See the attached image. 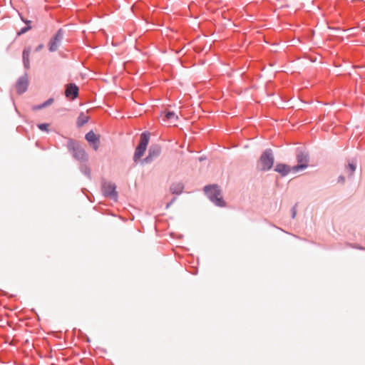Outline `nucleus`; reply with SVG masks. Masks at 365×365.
<instances>
[{"label":"nucleus","instance_id":"obj_18","mask_svg":"<svg viewBox=\"0 0 365 365\" xmlns=\"http://www.w3.org/2000/svg\"><path fill=\"white\" fill-rule=\"evenodd\" d=\"M63 33L61 29H59L54 36V38L58 41V43H61L63 39Z\"/></svg>","mask_w":365,"mask_h":365},{"label":"nucleus","instance_id":"obj_14","mask_svg":"<svg viewBox=\"0 0 365 365\" xmlns=\"http://www.w3.org/2000/svg\"><path fill=\"white\" fill-rule=\"evenodd\" d=\"M88 121V116L84 113H81L77 120L78 126L81 127Z\"/></svg>","mask_w":365,"mask_h":365},{"label":"nucleus","instance_id":"obj_10","mask_svg":"<svg viewBox=\"0 0 365 365\" xmlns=\"http://www.w3.org/2000/svg\"><path fill=\"white\" fill-rule=\"evenodd\" d=\"M28 87V80L26 77H21L16 83V91L19 93L25 92Z\"/></svg>","mask_w":365,"mask_h":365},{"label":"nucleus","instance_id":"obj_3","mask_svg":"<svg viewBox=\"0 0 365 365\" xmlns=\"http://www.w3.org/2000/svg\"><path fill=\"white\" fill-rule=\"evenodd\" d=\"M150 133H143L140 135V143L135 149L133 160L135 162L138 160L145 153L148 144L149 143Z\"/></svg>","mask_w":365,"mask_h":365},{"label":"nucleus","instance_id":"obj_16","mask_svg":"<svg viewBox=\"0 0 365 365\" xmlns=\"http://www.w3.org/2000/svg\"><path fill=\"white\" fill-rule=\"evenodd\" d=\"M170 190L173 193L180 194L183 190V186L180 183L173 185L170 187Z\"/></svg>","mask_w":365,"mask_h":365},{"label":"nucleus","instance_id":"obj_1","mask_svg":"<svg viewBox=\"0 0 365 365\" xmlns=\"http://www.w3.org/2000/svg\"><path fill=\"white\" fill-rule=\"evenodd\" d=\"M274 157L270 149L266 150L257 162V168L261 171L270 170L274 164Z\"/></svg>","mask_w":365,"mask_h":365},{"label":"nucleus","instance_id":"obj_17","mask_svg":"<svg viewBox=\"0 0 365 365\" xmlns=\"http://www.w3.org/2000/svg\"><path fill=\"white\" fill-rule=\"evenodd\" d=\"M356 170V165L354 163H349L346 170L349 176H351Z\"/></svg>","mask_w":365,"mask_h":365},{"label":"nucleus","instance_id":"obj_5","mask_svg":"<svg viewBox=\"0 0 365 365\" xmlns=\"http://www.w3.org/2000/svg\"><path fill=\"white\" fill-rule=\"evenodd\" d=\"M298 164L292 167V171L297 173L308 167L309 157L307 154L300 153L297 156Z\"/></svg>","mask_w":365,"mask_h":365},{"label":"nucleus","instance_id":"obj_7","mask_svg":"<svg viewBox=\"0 0 365 365\" xmlns=\"http://www.w3.org/2000/svg\"><path fill=\"white\" fill-rule=\"evenodd\" d=\"M86 139L95 150L98 149L100 144L99 135H96L93 131L91 130L86 135Z\"/></svg>","mask_w":365,"mask_h":365},{"label":"nucleus","instance_id":"obj_19","mask_svg":"<svg viewBox=\"0 0 365 365\" xmlns=\"http://www.w3.org/2000/svg\"><path fill=\"white\" fill-rule=\"evenodd\" d=\"M48 125L46 123H42L38 125L39 129L43 131H48Z\"/></svg>","mask_w":365,"mask_h":365},{"label":"nucleus","instance_id":"obj_12","mask_svg":"<svg viewBox=\"0 0 365 365\" xmlns=\"http://www.w3.org/2000/svg\"><path fill=\"white\" fill-rule=\"evenodd\" d=\"M30 53H31L30 47L25 48L23 51L24 65L25 68L27 69L29 68V67H30V61H29Z\"/></svg>","mask_w":365,"mask_h":365},{"label":"nucleus","instance_id":"obj_8","mask_svg":"<svg viewBox=\"0 0 365 365\" xmlns=\"http://www.w3.org/2000/svg\"><path fill=\"white\" fill-rule=\"evenodd\" d=\"M161 153L160 147L158 145H153L149 148L148 156L143 160L144 162L149 163L155 158L160 155Z\"/></svg>","mask_w":365,"mask_h":365},{"label":"nucleus","instance_id":"obj_15","mask_svg":"<svg viewBox=\"0 0 365 365\" xmlns=\"http://www.w3.org/2000/svg\"><path fill=\"white\" fill-rule=\"evenodd\" d=\"M60 43H58V41L56 38H52L49 42V51L51 52H53L57 50Z\"/></svg>","mask_w":365,"mask_h":365},{"label":"nucleus","instance_id":"obj_13","mask_svg":"<svg viewBox=\"0 0 365 365\" xmlns=\"http://www.w3.org/2000/svg\"><path fill=\"white\" fill-rule=\"evenodd\" d=\"M165 118L171 120V123L175 124L178 120V116L174 112L168 111L165 114Z\"/></svg>","mask_w":365,"mask_h":365},{"label":"nucleus","instance_id":"obj_20","mask_svg":"<svg viewBox=\"0 0 365 365\" xmlns=\"http://www.w3.org/2000/svg\"><path fill=\"white\" fill-rule=\"evenodd\" d=\"M53 99L52 98H50L48 99L47 101H46L43 104H42L39 108H44L50 104H51L53 103Z\"/></svg>","mask_w":365,"mask_h":365},{"label":"nucleus","instance_id":"obj_9","mask_svg":"<svg viewBox=\"0 0 365 365\" xmlns=\"http://www.w3.org/2000/svg\"><path fill=\"white\" fill-rule=\"evenodd\" d=\"M65 95L67 98H71L72 100L76 98L78 95V87L74 83H68L66 86Z\"/></svg>","mask_w":365,"mask_h":365},{"label":"nucleus","instance_id":"obj_23","mask_svg":"<svg viewBox=\"0 0 365 365\" xmlns=\"http://www.w3.org/2000/svg\"><path fill=\"white\" fill-rule=\"evenodd\" d=\"M339 181H341V182H344V181H345L344 178L342 176L339 177Z\"/></svg>","mask_w":365,"mask_h":365},{"label":"nucleus","instance_id":"obj_6","mask_svg":"<svg viewBox=\"0 0 365 365\" xmlns=\"http://www.w3.org/2000/svg\"><path fill=\"white\" fill-rule=\"evenodd\" d=\"M115 189V185L110 182H105L103 185L102 187V190L104 195L110 197L115 200L117 198V192Z\"/></svg>","mask_w":365,"mask_h":365},{"label":"nucleus","instance_id":"obj_4","mask_svg":"<svg viewBox=\"0 0 365 365\" xmlns=\"http://www.w3.org/2000/svg\"><path fill=\"white\" fill-rule=\"evenodd\" d=\"M68 148L72 152L75 158L79 160H87V154L84 149H83L76 141L70 139L68 142Z\"/></svg>","mask_w":365,"mask_h":365},{"label":"nucleus","instance_id":"obj_22","mask_svg":"<svg viewBox=\"0 0 365 365\" xmlns=\"http://www.w3.org/2000/svg\"><path fill=\"white\" fill-rule=\"evenodd\" d=\"M43 48V44H40L39 46H38L36 48V51H41Z\"/></svg>","mask_w":365,"mask_h":365},{"label":"nucleus","instance_id":"obj_2","mask_svg":"<svg viewBox=\"0 0 365 365\" xmlns=\"http://www.w3.org/2000/svg\"><path fill=\"white\" fill-rule=\"evenodd\" d=\"M205 192L209 198L218 206H224L222 195L216 185H209L205 187Z\"/></svg>","mask_w":365,"mask_h":365},{"label":"nucleus","instance_id":"obj_11","mask_svg":"<svg viewBox=\"0 0 365 365\" xmlns=\"http://www.w3.org/2000/svg\"><path fill=\"white\" fill-rule=\"evenodd\" d=\"M274 170L282 176H285L292 170V168H290L289 165L285 164L279 163L276 165Z\"/></svg>","mask_w":365,"mask_h":365},{"label":"nucleus","instance_id":"obj_21","mask_svg":"<svg viewBox=\"0 0 365 365\" xmlns=\"http://www.w3.org/2000/svg\"><path fill=\"white\" fill-rule=\"evenodd\" d=\"M30 29H31V27H30V26L25 27V28L22 29L20 31V32L19 33V34H24L25 32H26L27 31H29Z\"/></svg>","mask_w":365,"mask_h":365}]
</instances>
